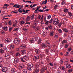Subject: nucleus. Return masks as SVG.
<instances>
[{"instance_id":"obj_1","label":"nucleus","mask_w":73,"mask_h":73,"mask_svg":"<svg viewBox=\"0 0 73 73\" xmlns=\"http://www.w3.org/2000/svg\"><path fill=\"white\" fill-rule=\"evenodd\" d=\"M20 39L18 38L15 39L14 41V43L15 44H16V45H18V44H20Z\"/></svg>"},{"instance_id":"obj_2","label":"nucleus","mask_w":73,"mask_h":73,"mask_svg":"<svg viewBox=\"0 0 73 73\" xmlns=\"http://www.w3.org/2000/svg\"><path fill=\"white\" fill-rule=\"evenodd\" d=\"M48 70V69L47 68V67H44V68H42L41 69V73H44V72L45 71V70Z\"/></svg>"},{"instance_id":"obj_3","label":"nucleus","mask_w":73,"mask_h":73,"mask_svg":"<svg viewBox=\"0 0 73 73\" xmlns=\"http://www.w3.org/2000/svg\"><path fill=\"white\" fill-rule=\"evenodd\" d=\"M9 48L10 49H15V45L14 44H10L9 45Z\"/></svg>"},{"instance_id":"obj_4","label":"nucleus","mask_w":73,"mask_h":73,"mask_svg":"<svg viewBox=\"0 0 73 73\" xmlns=\"http://www.w3.org/2000/svg\"><path fill=\"white\" fill-rule=\"evenodd\" d=\"M38 65L37 64H36L35 66V67L36 69V70L35 71L36 72V73H38L39 72V71H40V70L39 69H38Z\"/></svg>"},{"instance_id":"obj_5","label":"nucleus","mask_w":73,"mask_h":73,"mask_svg":"<svg viewBox=\"0 0 73 73\" xmlns=\"http://www.w3.org/2000/svg\"><path fill=\"white\" fill-rule=\"evenodd\" d=\"M23 58L25 60H29V56H27V55H25V56L23 57Z\"/></svg>"},{"instance_id":"obj_6","label":"nucleus","mask_w":73,"mask_h":73,"mask_svg":"<svg viewBox=\"0 0 73 73\" xmlns=\"http://www.w3.org/2000/svg\"><path fill=\"white\" fill-rule=\"evenodd\" d=\"M5 42L8 43L11 41V39L9 38H6L5 40Z\"/></svg>"},{"instance_id":"obj_7","label":"nucleus","mask_w":73,"mask_h":73,"mask_svg":"<svg viewBox=\"0 0 73 73\" xmlns=\"http://www.w3.org/2000/svg\"><path fill=\"white\" fill-rule=\"evenodd\" d=\"M37 23H33V28L35 29L37 25Z\"/></svg>"},{"instance_id":"obj_8","label":"nucleus","mask_w":73,"mask_h":73,"mask_svg":"<svg viewBox=\"0 0 73 73\" xmlns=\"http://www.w3.org/2000/svg\"><path fill=\"white\" fill-rule=\"evenodd\" d=\"M48 33L46 31H45L43 33L42 35L43 36V37H45V36H46L47 35V34Z\"/></svg>"},{"instance_id":"obj_9","label":"nucleus","mask_w":73,"mask_h":73,"mask_svg":"<svg viewBox=\"0 0 73 73\" xmlns=\"http://www.w3.org/2000/svg\"><path fill=\"white\" fill-rule=\"evenodd\" d=\"M8 70V69L6 67H4L2 68V71L3 72H7Z\"/></svg>"},{"instance_id":"obj_10","label":"nucleus","mask_w":73,"mask_h":73,"mask_svg":"<svg viewBox=\"0 0 73 73\" xmlns=\"http://www.w3.org/2000/svg\"><path fill=\"white\" fill-rule=\"evenodd\" d=\"M28 66L29 68H32L33 66V65L32 63H30L29 64Z\"/></svg>"},{"instance_id":"obj_11","label":"nucleus","mask_w":73,"mask_h":73,"mask_svg":"<svg viewBox=\"0 0 73 73\" xmlns=\"http://www.w3.org/2000/svg\"><path fill=\"white\" fill-rule=\"evenodd\" d=\"M25 45L24 44H23L21 46H20L19 48H20V49H24V48H25Z\"/></svg>"},{"instance_id":"obj_12","label":"nucleus","mask_w":73,"mask_h":73,"mask_svg":"<svg viewBox=\"0 0 73 73\" xmlns=\"http://www.w3.org/2000/svg\"><path fill=\"white\" fill-rule=\"evenodd\" d=\"M53 33H54L53 31H51L50 32L49 35L50 36H53Z\"/></svg>"},{"instance_id":"obj_13","label":"nucleus","mask_w":73,"mask_h":73,"mask_svg":"<svg viewBox=\"0 0 73 73\" xmlns=\"http://www.w3.org/2000/svg\"><path fill=\"white\" fill-rule=\"evenodd\" d=\"M63 31H64V32H65L66 33H68V30L66 28H63Z\"/></svg>"},{"instance_id":"obj_14","label":"nucleus","mask_w":73,"mask_h":73,"mask_svg":"<svg viewBox=\"0 0 73 73\" xmlns=\"http://www.w3.org/2000/svg\"><path fill=\"white\" fill-rule=\"evenodd\" d=\"M41 45L42 46V48H45V46L46 47L47 46H46V44H44L43 43H42L41 44Z\"/></svg>"},{"instance_id":"obj_15","label":"nucleus","mask_w":73,"mask_h":73,"mask_svg":"<svg viewBox=\"0 0 73 73\" xmlns=\"http://www.w3.org/2000/svg\"><path fill=\"white\" fill-rule=\"evenodd\" d=\"M19 60L18 59L15 58L14 60V62L15 63V64H16L17 62H19Z\"/></svg>"},{"instance_id":"obj_16","label":"nucleus","mask_w":73,"mask_h":73,"mask_svg":"<svg viewBox=\"0 0 73 73\" xmlns=\"http://www.w3.org/2000/svg\"><path fill=\"white\" fill-rule=\"evenodd\" d=\"M35 51L36 52V53L38 54H39V53L40 52V50H39L38 49L35 50Z\"/></svg>"},{"instance_id":"obj_17","label":"nucleus","mask_w":73,"mask_h":73,"mask_svg":"<svg viewBox=\"0 0 73 73\" xmlns=\"http://www.w3.org/2000/svg\"><path fill=\"white\" fill-rule=\"evenodd\" d=\"M5 31H7V29H8V27H4L2 28Z\"/></svg>"},{"instance_id":"obj_18","label":"nucleus","mask_w":73,"mask_h":73,"mask_svg":"<svg viewBox=\"0 0 73 73\" xmlns=\"http://www.w3.org/2000/svg\"><path fill=\"white\" fill-rule=\"evenodd\" d=\"M42 41V40H41V38H39L38 40V44H40V43H41V42Z\"/></svg>"},{"instance_id":"obj_19","label":"nucleus","mask_w":73,"mask_h":73,"mask_svg":"<svg viewBox=\"0 0 73 73\" xmlns=\"http://www.w3.org/2000/svg\"><path fill=\"white\" fill-rule=\"evenodd\" d=\"M3 57H0V63H1L3 61Z\"/></svg>"},{"instance_id":"obj_20","label":"nucleus","mask_w":73,"mask_h":73,"mask_svg":"<svg viewBox=\"0 0 73 73\" xmlns=\"http://www.w3.org/2000/svg\"><path fill=\"white\" fill-rule=\"evenodd\" d=\"M57 30L60 33H62V31L60 29H58Z\"/></svg>"},{"instance_id":"obj_21","label":"nucleus","mask_w":73,"mask_h":73,"mask_svg":"<svg viewBox=\"0 0 73 73\" xmlns=\"http://www.w3.org/2000/svg\"><path fill=\"white\" fill-rule=\"evenodd\" d=\"M51 52L52 53H53V52H56V49H52V50H50Z\"/></svg>"},{"instance_id":"obj_22","label":"nucleus","mask_w":73,"mask_h":73,"mask_svg":"<svg viewBox=\"0 0 73 73\" xmlns=\"http://www.w3.org/2000/svg\"><path fill=\"white\" fill-rule=\"evenodd\" d=\"M15 23H14L13 25V27H16V26H17V21H15Z\"/></svg>"},{"instance_id":"obj_23","label":"nucleus","mask_w":73,"mask_h":73,"mask_svg":"<svg viewBox=\"0 0 73 73\" xmlns=\"http://www.w3.org/2000/svg\"><path fill=\"white\" fill-rule=\"evenodd\" d=\"M11 72L12 73H14L16 71V69L15 68H13L11 70Z\"/></svg>"},{"instance_id":"obj_24","label":"nucleus","mask_w":73,"mask_h":73,"mask_svg":"<svg viewBox=\"0 0 73 73\" xmlns=\"http://www.w3.org/2000/svg\"><path fill=\"white\" fill-rule=\"evenodd\" d=\"M54 21H56V22H57V23H59V21L58 20V18H55L54 19Z\"/></svg>"},{"instance_id":"obj_25","label":"nucleus","mask_w":73,"mask_h":73,"mask_svg":"<svg viewBox=\"0 0 73 73\" xmlns=\"http://www.w3.org/2000/svg\"><path fill=\"white\" fill-rule=\"evenodd\" d=\"M0 53H4V51L2 49H0Z\"/></svg>"},{"instance_id":"obj_26","label":"nucleus","mask_w":73,"mask_h":73,"mask_svg":"<svg viewBox=\"0 0 73 73\" xmlns=\"http://www.w3.org/2000/svg\"><path fill=\"white\" fill-rule=\"evenodd\" d=\"M53 24H55L56 25H57L58 24V23H57V22H56V21H53Z\"/></svg>"},{"instance_id":"obj_27","label":"nucleus","mask_w":73,"mask_h":73,"mask_svg":"<svg viewBox=\"0 0 73 73\" xmlns=\"http://www.w3.org/2000/svg\"><path fill=\"white\" fill-rule=\"evenodd\" d=\"M30 20V17H29V16H28L26 20V21H29V20Z\"/></svg>"},{"instance_id":"obj_28","label":"nucleus","mask_w":73,"mask_h":73,"mask_svg":"<svg viewBox=\"0 0 73 73\" xmlns=\"http://www.w3.org/2000/svg\"><path fill=\"white\" fill-rule=\"evenodd\" d=\"M10 53L11 55H13V54H14V51H11L10 52Z\"/></svg>"},{"instance_id":"obj_29","label":"nucleus","mask_w":73,"mask_h":73,"mask_svg":"<svg viewBox=\"0 0 73 73\" xmlns=\"http://www.w3.org/2000/svg\"><path fill=\"white\" fill-rule=\"evenodd\" d=\"M60 68L61 69V70H65V69L64 66H62L60 67Z\"/></svg>"},{"instance_id":"obj_30","label":"nucleus","mask_w":73,"mask_h":73,"mask_svg":"<svg viewBox=\"0 0 73 73\" xmlns=\"http://www.w3.org/2000/svg\"><path fill=\"white\" fill-rule=\"evenodd\" d=\"M22 72H23V73H27V70L26 69H25L24 70H23L22 71Z\"/></svg>"},{"instance_id":"obj_31","label":"nucleus","mask_w":73,"mask_h":73,"mask_svg":"<svg viewBox=\"0 0 73 73\" xmlns=\"http://www.w3.org/2000/svg\"><path fill=\"white\" fill-rule=\"evenodd\" d=\"M47 3V1L46 0H45V1H43L42 2V4H45L46 3Z\"/></svg>"},{"instance_id":"obj_32","label":"nucleus","mask_w":73,"mask_h":73,"mask_svg":"<svg viewBox=\"0 0 73 73\" xmlns=\"http://www.w3.org/2000/svg\"><path fill=\"white\" fill-rule=\"evenodd\" d=\"M63 61H64V60L63 59H61L60 62V64H62V62H63Z\"/></svg>"},{"instance_id":"obj_33","label":"nucleus","mask_w":73,"mask_h":73,"mask_svg":"<svg viewBox=\"0 0 73 73\" xmlns=\"http://www.w3.org/2000/svg\"><path fill=\"white\" fill-rule=\"evenodd\" d=\"M30 42L31 43H34L35 42V40L33 39H31L30 40Z\"/></svg>"},{"instance_id":"obj_34","label":"nucleus","mask_w":73,"mask_h":73,"mask_svg":"<svg viewBox=\"0 0 73 73\" xmlns=\"http://www.w3.org/2000/svg\"><path fill=\"white\" fill-rule=\"evenodd\" d=\"M58 7V5H55L54 6V9H56L57 8V7Z\"/></svg>"},{"instance_id":"obj_35","label":"nucleus","mask_w":73,"mask_h":73,"mask_svg":"<svg viewBox=\"0 0 73 73\" xmlns=\"http://www.w3.org/2000/svg\"><path fill=\"white\" fill-rule=\"evenodd\" d=\"M25 23V22L23 21H21L20 22V24H21L22 25V24H24Z\"/></svg>"},{"instance_id":"obj_36","label":"nucleus","mask_w":73,"mask_h":73,"mask_svg":"<svg viewBox=\"0 0 73 73\" xmlns=\"http://www.w3.org/2000/svg\"><path fill=\"white\" fill-rule=\"evenodd\" d=\"M21 52H22V53H23V54H24V53H25V50H21Z\"/></svg>"},{"instance_id":"obj_37","label":"nucleus","mask_w":73,"mask_h":73,"mask_svg":"<svg viewBox=\"0 0 73 73\" xmlns=\"http://www.w3.org/2000/svg\"><path fill=\"white\" fill-rule=\"evenodd\" d=\"M11 57L10 56H6V57H5V58H6V59H9V58H11Z\"/></svg>"},{"instance_id":"obj_38","label":"nucleus","mask_w":73,"mask_h":73,"mask_svg":"<svg viewBox=\"0 0 73 73\" xmlns=\"http://www.w3.org/2000/svg\"><path fill=\"white\" fill-rule=\"evenodd\" d=\"M19 12H20V13H21L22 12V10H21V8H20L19 9Z\"/></svg>"},{"instance_id":"obj_39","label":"nucleus","mask_w":73,"mask_h":73,"mask_svg":"<svg viewBox=\"0 0 73 73\" xmlns=\"http://www.w3.org/2000/svg\"><path fill=\"white\" fill-rule=\"evenodd\" d=\"M10 56V55H9L8 53H6L5 54V57H6L7 56Z\"/></svg>"},{"instance_id":"obj_40","label":"nucleus","mask_w":73,"mask_h":73,"mask_svg":"<svg viewBox=\"0 0 73 73\" xmlns=\"http://www.w3.org/2000/svg\"><path fill=\"white\" fill-rule=\"evenodd\" d=\"M19 7H21V5H17L16 7L17 8H19Z\"/></svg>"},{"instance_id":"obj_41","label":"nucleus","mask_w":73,"mask_h":73,"mask_svg":"<svg viewBox=\"0 0 73 73\" xmlns=\"http://www.w3.org/2000/svg\"><path fill=\"white\" fill-rule=\"evenodd\" d=\"M8 24L9 25H11L12 24V21H10L8 22Z\"/></svg>"},{"instance_id":"obj_42","label":"nucleus","mask_w":73,"mask_h":73,"mask_svg":"<svg viewBox=\"0 0 73 73\" xmlns=\"http://www.w3.org/2000/svg\"><path fill=\"white\" fill-rule=\"evenodd\" d=\"M69 15L70 16V17L72 16L73 15H72V13H68Z\"/></svg>"},{"instance_id":"obj_43","label":"nucleus","mask_w":73,"mask_h":73,"mask_svg":"<svg viewBox=\"0 0 73 73\" xmlns=\"http://www.w3.org/2000/svg\"><path fill=\"white\" fill-rule=\"evenodd\" d=\"M69 53L68 52H66V54H65V56H69Z\"/></svg>"},{"instance_id":"obj_44","label":"nucleus","mask_w":73,"mask_h":73,"mask_svg":"<svg viewBox=\"0 0 73 73\" xmlns=\"http://www.w3.org/2000/svg\"><path fill=\"white\" fill-rule=\"evenodd\" d=\"M46 46H48L49 47H50L51 46V45H50V43H48L47 44Z\"/></svg>"},{"instance_id":"obj_45","label":"nucleus","mask_w":73,"mask_h":73,"mask_svg":"<svg viewBox=\"0 0 73 73\" xmlns=\"http://www.w3.org/2000/svg\"><path fill=\"white\" fill-rule=\"evenodd\" d=\"M20 56V53L19 52H18L16 54V56Z\"/></svg>"},{"instance_id":"obj_46","label":"nucleus","mask_w":73,"mask_h":73,"mask_svg":"<svg viewBox=\"0 0 73 73\" xmlns=\"http://www.w3.org/2000/svg\"><path fill=\"white\" fill-rule=\"evenodd\" d=\"M66 41L65 40H64L63 41H62V44H65V43H66Z\"/></svg>"},{"instance_id":"obj_47","label":"nucleus","mask_w":73,"mask_h":73,"mask_svg":"<svg viewBox=\"0 0 73 73\" xmlns=\"http://www.w3.org/2000/svg\"><path fill=\"white\" fill-rule=\"evenodd\" d=\"M64 65H68V61H66L64 62Z\"/></svg>"},{"instance_id":"obj_48","label":"nucleus","mask_w":73,"mask_h":73,"mask_svg":"<svg viewBox=\"0 0 73 73\" xmlns=\"http://www.w3.org/2000/svg\"><path fill=\"white\" fill-rule=\"evenodd\" d=\"M71 50L72 48H70L68 49V52H70V51H71Z\"/></svg>"},{"instance_id":"obj_49","label":"nucleus","mask_w":73,"mask_h":73,"mask_svg":"<svg viewBox=\"0 0 73 73\" xmlns=\"http://www.w3.org/2000/svg\"><path fill=\"white\" fill-rule=\"evenodd\" d=\"M40 29V27H37L36 29V31H38Z\"/></svg>"},{"instance_id":"obj_50","label":"nucleus","mask_w":73,"mask_h":73,"mask_svg":"<svg viewBox=\"0 0 73 73\" xmlns=\"http://www.w3.org/2000/svg\"><path fill=\"white\" fill-rule=\"evenodd\" d=\"M72 69L71 68L68 71V73H69V72H72Z\"/></svg>"},{"instance_id":"obj_51","label":"nucleus","mask_w":73,"mask_h":73,"mask_svg":"<svg viewBox=\"0 0 73 73\" xmlns=\"http://www.w3.org/2000/svg\"><path fill=\"white\" fill-rule=\"evenodd\" d=\"M68 11V9H64V12H67Z\"/></svg>"},{"instance_id":"obj_52","label":"nucleus","mask_w":73,"mask_h":73,"mask_svg":"<svg viewBox=\"0 0 73 73\" xmlns=\"http://www.w3.org/2000/svg\"><path fill=\"white\" fill-rule=\"evenodd\" d=\"M27 69H28V70H29L30 71H31V70H32V69L31 68H29L28 67H27Z\"/></svg>"},{"instance_id":"obj_53","label":"nucleus","mask_w":73,"mask_h":73,"mask_svg":"<svg viewBox=\"0 0 73 73\" xmlns=\"http://www.w3.org/2000/svg\"><path fill=\"white\" fill-rule=\"evenodd\" d=\"M45 24L46 25H49V21H47L45 23Z\"/></svg>"},{"instance_id":"obj_54","label":"nucleus","mask_w":73,"mask_h":73,"mask_svg":"<svg viewBox=\"0 0 73 73\" xmlns=\"http://www.w3.org/2000/svg\"><path fill=\"white\" fill-rule=\"evenodd\" d=\"M65 4V2L64 1H62V2L61 3V5H64V4Z\"/></svg>"},{"instance_id":"obj_55","label":"nucleus","mask_w":73,"mask_h":73,"mask_svg":"<svg viewBox=\"0 0 73 73\" xmlns=\"http://www.w3.org/2000/svg\"><path fill=\"white\" fill-rule=\"evenodd\" d=\"M35 39L36 41H37V40L38 39V37H35Z\"/></svg>"},{"instance_id":"obj_56","label":"nucleus","mask_w":73,"mask_h":73,"mask_svg":"<svg viewBox=\"0 0 73 73\" xmlns=\"http://www.w3.org/2000/svg\"><path fill=\"white\" fill-rule=\"evenodd\" d=\"M31 18L32 19V20L33 19H34V15H32V16L31 17Z\"/></svg>"},{"instance_id":"obj_57","label":"nucleus","mask_w":73,"mask_h":73,"mask_svg":"<svg viewBox=\"0 0 73 73\" xmlns=\"http://www.w3.org/2000/svg\"><path fill=\"white\" fill-rule=\"evenodd\" d=\"M51 17V16L50 15H49L48 16H47V18L48 19H50Z\"/></svg>"},{"instance_id":"obj_58","label":"nucleus","mask_w":73,"mask_h":73,"mask_svg":"<svg viewBox=\"0 0 73 73\" xmlns=\"http://www.w3.org/2000/svg\"><path fill=\"white\" fill-rule=\"evenodd\" d=\"M48 28L50 29H52V25H50L48 26Z\"/></svg>"},{"instance_id":"obj_59","label":"nucleus","mask_w":73,"mask_h":73,"mask_svg":"<svg viewBox=\"0 0 73 73\" xmlns=\"http://www.w3.org/2000/svg\"><path fill=\"white\" fill-rule=\"evenodd\" d=\"M35 22H36V23H38V21H37V18H35L34 21Z\"/></svg>"},{"instance_id":"obj_60","label":"nucleus","mask_w":73,"mask_h":73,"mask_svg":"<svg viewBox=\"0 0 73 73\" xmlns=\"http://www.w3.org/2000/svg\"><path fill=\"white\" fill-rule=\"evenodd\" d=\"M37 19H38V20H40V19H41V16L39 15V16H38V17Z\"/></svg>"},{"instance_id":"obj_61","label":"nucleus","mask_w":73,"mask_h":73,"mask_svg":"<svg viewBox=\"0 0 73 73\" xmlns=\"http://www.w3.org/2000/svg\"><path fill=\"white\" fill-rule=\"evenodd\" d=\"M69 66H70V64H67L66 66V68H69Z\"/></svg>"},{"instance_id":"obj_62","label":"nucleus","mask_w":73,"mask_h":73,"mask_svg":"<svg viewBox=\"0 0 73 73\" xmlns=\"http://www.w3.org/2000/svg\"><path fill=\"white\" fill-rule=\"evenodd\" d=\"M21 61H22L23 62H25V61L23 60V58H21Z\"/></svg>"},{"instance_id":"obj_63","label":"nucleus","mask_w":73,"mask_h":73,"mask_svg":"<svg viewBox=\"0 0 73 73\" xmlns=\"http://www.w3.org/2000/svg\"><path fill=\"white\" fill-rule=\"evenodd\" d=\"M3 49L5 50H6L7 49V47L6 46H5L3 47Z\"/></svg>"},{"instance_id":"obj_64","label":"nucleus","mask_w":73,"mask_h":73,"mask_svg":"<svg viewBox=\"0 0 73 73\" xmlns=\"http://www.w3.org/2000/svg\"><path fill=\"white\" fill-rule=\"evenodd\" d=\"M53 20L52 19H51L50 21V23H52V22H53Z\"/></svg>"}]
</instances>
